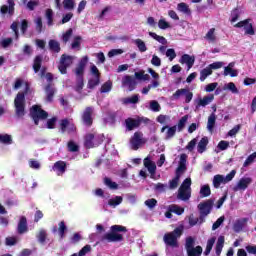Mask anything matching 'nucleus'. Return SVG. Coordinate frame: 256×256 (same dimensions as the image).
<instances>
[{
    "instance_id": "37998d69",
    "label": "nucleus",
    "mask_w": 256,
    "mask_h": 256,
    "mask_svg": "<svg viewBox=\"0 0 256 256\" xmlns=\"http://www.w3.org/2000/svg\"><path fill=\"white\" fill-rule=\"evenodd\" d=\"M205 39H207L209 43H215V41H217V36L215 35V28H211L206 33Z\"/></svg>"
},
{
    "instance_id": "052dcab7",
    "label": "nucleus",
    "mask_w": 256,
    "mask_h": 256,
    "mask_svg": "<svg viewBox=\"0 0 256 256\" xmlns=\"http://www.w3.org/2000/svg\"><path fill=\"white\" fill-rule=\"evenodd\" d=\"M104 183L107 187H109V189H119V185L109 178H105Z\"/></svg>"
},
{
    "instance_id": "c9c22d12",
    "label": "nucleus",
    "mask_w": 256,
    "mask_h": 256,
    "mask_svg": "<svg viewBox=\"0 0 256 256\" xmlns=\"http://www.w3.org/2000/svg\"><path fill=\"white\" fill-rule=\"evenodd\" d=\"M215 121H217V116L215 115V113H212L208 117V122H207V129L210 133H213V129L215 127Z\"/></svg>"
},
{
    "instance_id": "f3484780",
    "label": "nucleus",
    "mask_w": 256,
    "mask_h": 256,
    "mask_svg": "<svg viewBox=\"0 0 256 256\" xmlns=\"http://www.w3.org/2000/svg\"><path fill=\"white\" fill-rule=\"evenodd\" d=\"M185 171H187V154H182L180 156L179 166L176 170V175L181 177Z\"/></svg>"
},
{
    "instance_id": "a19ab883",
    "label": "nucleus",
    "mask_w": 256,
    "mask_h": 256,
    "mask_svg": "<svg viewBox=\"0 0 256 256\" xmlns=\"http://www.w3.org/2000/svg\"><path fill=\"white\" fill-rule=\"evenodd\" d=\"M209 75H213V71L209 66H207L206 68L200 71V81L201 82L205 81V79H207Z\"/></svg>"
},
{
    "instance_id": "2eb2a0df",
    "label": "nucleus",
    "mask_w": 256,
    "mask_h": 256,
    "mask_svg": "<svg viewBox=\"0 0 256 256\" xmlns=\"http://www.w3.org/2000/svg\"><path fill=\"white\" fill-rule=\"evenodd\" d=\"M213 207V200H208L204 203H201L198 205V209L200 210V219H203V217H207L209 213H211V209Z\"/></svg>"
},
{
    "instance_id": "5fc2aeb1",
    "label": "nucleus",
    "mask_w": 256,
    "mask_h": 256,
    "mask_svg": "<svg viewBox=\"0 0 256 256\" xmlns=\"http://www.w3.org/2000/svg\"><path fill=\"white\" fill-rule=\"evenodd\" d=\"M200 195L201 197H209L211 195V188L209 185H203L200 189Z\"/></svg>"
},
{
    "instance_id": "0e129e2a",
    "label": "nucleus",
    "mask_w": 256,
    "mask_h": 256,
    "mask_svg": "<svg viewBox=\"0 0 256 256\" xmlns=\"http://www.w3.org/2000/svg\"><path fill=\"white\" fill-rule=\"evenodd\" d=\"M156 121L161 125H165V123H167L168 121H171V117H169L168 115L161 114L157 117Z\"/></svg>"
},
{
    "instance_id": "7c9ffc66",
    "label": "nucleus",
    "mask_w": 256,
    "mask_h": 256,
    "mask_svg": "<svg viewBox=\"0 0 256 256\" xmlns=\"http://www.w3.org/2000/svg\"><path fill=\"white\" fill-rule=\"evenodd\" d=\"M123 203V197L121 196H114L108 200V205L110 207H117Z\"/></svg>"
},
{
    "instance_id": "39448f33",
    "label": "nucleus",
    "mask_w": 256,
    "mask_h": 256,
    "mask_svg": "<svg viewBox=\"0 0 256 256\" xmlns=\"http://www.w3.org/2000/svg\"><path fill=\"white\" fill-rule=\"evenodd\" d=\"M235 175H237L236 170H232L228 175L223 176V175H215L213 178V186L215 189H219L221 187V183L223 185L229 183L230 181H233L235 178Z\"/></svg>"
},
{
    "instance_id": "bb28decb",
    "label": "nucleus",
    "mask_w": 256,
    "mask_h": 256,
    "mask_svg": "<svg viewBox=\"0 0 256 256\" xmlns=\"http://www.w3.org/2000/svg\"><path fill=\"white\" fill-rule=\"evenodd\" d=\"M144 167H146L150 175H155L157 171V165L155 164V162L151 161L149 157L144 159Z\"/></svg>"
},
{
    "instance_id": "cd10ccee",
    "label": "nucleus",
    "mask_w": 256,
    "mask_h": 256,
    "mask_svg": "<svg viewBox=\"0 0 256 256\" xmlns=\"http://www.w3.org/2000/svg\"><path fill=\"white\" fill-rule=\"evenodd\" d=\"M121 102L123 103V105H135V104L139 103V94H135L130 97L122 98Z\"/></svg>"
},
{
    "instance_id": "8fccbe9b",
    "label": "nucleus",
    "mask_w": 256,
    "mask_h": 256,
    "mask_svg": "<svg viewBox=\"0 0 256 256\" xmlns=\"http://www.w3.org/2000/svg\"><path fill=\"white\" fill-rule=\"evenodd\" d=\"M111 89H113V82L107 81L102 85L100 92L101 93H109L111 91Z\"/></svg>"
},
{
    "instance_id": "680f3d73",
    "label": "nucleus",
    "mask_w": 256,
    "mask_h": 256,
    "mask_svg": "<svg viewBox=\"0 0 256 256\" xmlns=\"http://www.w3.org/2000/svg\"><path fill=\"white\" fill-rule=\"evenodd\" d=\"M45 17L47 19L48 25L51 27L53 25V10L47 9Z\"/></svg>"
},
{
    "instance_id": "aec40b11",
    "label": "nucleus",
    "mask_w": 256,
    "mask_h": 256,
    "mask_svg": "<svg viewBox=\"0 0 256 256\" xmlns=\"http://www.w3.org/2000/svg\"><path fill=\"white\" fill-rule=\"evenodd\" d=\"M179 63H181V65H187L189 71V69H191L193 65H195V56L184 54L181 56Z\"/></svg>"
},
{
    "instance_id": "2f4dec72",
    "label": "nucleus",
    "mask_w": 256,
    "mask_h": 256,
    "mask_svg": "<svg viewBox=\"0 0 256 256\" xmlns=\"http://www.w3.org/2000/svg\"><path fill=\"white\" fill-rule=\"evenodd\" d=\"M177 11H179V13H184V15H191V9L185 2H181L177 5Z\"/></svg>"
},
{
    "instance_id": "b1692460",
    "label": "nucleus",
    "mask_w": 256,
    "mask_h": 256,
    "mask_svg": "<svg viewBox=\"0 0 256 256\" xmlns=\"http://www.w3.org/2000/svg\"><path fill=\"white\" fill-rule=\"evenodd\" d=\"M122 85L124 87H128L129 91H133V89H135V85H137V80L132 76H125L122 79Z\"/></svg>"
},
{
    "instance_id": "603ef678",
    "label": "nucleus",
    "mask_w": 256,
    "mask_h": 256,
    "mask_svg": "<svg viewBox=\"0 0 256 256\" xmlns=\"http://www.w3.org/2000/svg\"><path fill=\"white\" fill-rule=\"evenodd\" d=\"M28 165L30 169H35L36 171H39V169H41V163L35 159H30L28 161Z\"/></svg>"
},
{
    "instance_id": "c85d7f7f",
    "label": "nucleus",
    "mask_w": 256,
    "mask_h": 256,
    "mask_svg": "<svg viewBox=\"0 0 256 256\" xmlns=\"http://www.w3.org/2000/svg\"><path fill=\"white\" fill-rule=\"evenodd\" d=\"M207 145H209V138L203 137L197 145L198 153H205L207 151Z\"/></svg>"
},
{
    "instance_id": "de8ad7c7",
    "label": "nucleus",
    "mask_w": 256,
    "mask_h": 256,
    "mask_svg": "<svg viewBox=\"0 0 256 256\" xmlns=\"http://www.w3.org/2000/svg\"><path fill=\"white\" fill-rule=\"evenodd\" d=\"M39 243H41L42 245L45 243V241L47 240V230L45 229H40L38 234L36 235Z\"/></svg>"
},
{
    "instance_id": "13d9d810",
    "label": "nucleus",
    "mask_w": 256,
    "mask_h": 256,
    "mask_svg": "<svg viewBox=\"0 0 256 256\" xmlns=\"http://www.w3.org/2000/svg\"><path fill=\"white\" fill-rule=\"evenodd\" d=\"M150 110L154 111V113H157L161 111V105H159V102H157L156 100H152L150 101Z\"/></svg>"
},
{
    "instance_id": "9b49d317",
    "label": "nucleus",
    "mask_w": 256,
    "mask_h": 256,
    "mask_svg": "<svg viewBox=\"0 0 256 256\" xmlns=\"http://www.w3.org/2000/svg\"><path fill=\"white\" fill-rule=\"evenodd\" d=\"M93 113H95V108L93 107H87L83 111L82 122L86 127H91V125H93Z\"/></svg>"
},
{
    "instance_id": "a18cd8bd",
    "label": "nucleus",
    "mask_w": 256,
    "mask_h": 256,
    "mask_svg": "<svg viewBox=\"0 0 256 256\" xmlns=\"http://www.w3.org/2000/svg\"><path fill=\"white\" fill-rule=\"evenodd\" d=\"M224 91H231L234 95H237L239 93V89H237V86L233 82L226 83L224 85Z\"/></svg>"
},
{
    "instance_id": "f704fd0d",
    "label": "nucleus",
    "mask_w": 256,
    "mask_h": 256,
    "mask_svg": "<svg viewBox=\"0 0 256 256\" xmlns=\"http://www.w3.org/2000/svg\"><path fill=\"white\" fill-rule=\"evenodd\" d=\"M188 256H201L203 253V247L196 246L186 250Z\"/></svg>"
},
{
    "instance_id": "f257e3e1",
    "label": "nucleus",
    "mask_w": 256,
    "mask_h": 256,
    "mask_svg": "<svg viewBox=\"0 0 256 256\" xmlns=\"http://www.w3.org/2000/svg\"><path fill=\"white\" fill-rule=\"evenodd\" d=\"M112 233H107L104 236V239L106 241H109L110 243H116L119 241H123V235L119 233H125L127 232V228L121 225H113L111 226Z\"/></svg>"
},
{
    "instance_id": "bf43d9fd",
    "label": "nucleus",
    "mask_w": 256,
    "mask_h": 256,
    "mask_svg": "<svg viewBox=\"0 0 256 256\" xmlns=\"http://www.w3.org/2000/svg\"><path fill=\"white\" fill-rule=\"evenodd\" d=\"M144 205H146L148 209H155V207H157V200L155 198L148 199L144 202Z\"/></svg>"
},
{
    "instance_id": "4468645a",
    "label": "nucleus",
    "mask_w": 256,
    "mask_h": 256,
    "mask_svg": "<svg viewBox=\"0 0 256 256\" xmlns=\"http://www.w3.org/2000/svg\"><path fill=\"white\" fill-rule=\"evenodd\" d=\"M143 143H145V139H143V133L141 132H136L130 140L131 148L135 151H137Z\"/></svg>"
},
{
    "instance_id": "e433bc0d",
    "label": "nucleus",
    "mask_w": 256,
    "mask_h": 256,
    "mask_svg": "<svg viewBox=\"0 0 256 256\" xmlns=\"http://www.w3.org/2000/svg\"><path fill=\"white\" fill-rule=\"evenodd\" d=\"M215 241H217V238L215 237H211L210 239L207 240L206 249L204 251L205 256H208L211 253L213 245H215Z\"/></svg>"
},
{
    "instance_id": "9d476101",
    "label": "nucleus",
    "mask_w": 256,
    "mask_h": 256,
    "mask_svg": "<svg viewBox=\"0 0 256 256\" xmlns=\"http://www.w3.org/2000/svg\"><path fill=\"white\" fill-rule=\"evenodd\" d=\"M75 59L74 56H67L63 54L60 59V64L58 66V69L62 75H65L67 73V67L71 66L73 64V60Z\"/></svg>"
},
{
    "instance_id": "20e7f679",
    "label": "nucleus",
    "mask_w": 256,
    "mask_h": 256,
    "mask_svg": "<svg viewBox=\"0 0 256 256\" xmlns=\"http://www.w3.org/2000/svg\"><path fill=\"white\" fill-rule=\"evenodd\" d=\"M105 136L103 134H87L85 137L84 145L87 149H93V147H99L103 143Z\"/></svg>"
},
{
    "instance_id": "ddd939ff",
    "label": "nucleus",
    "mask_w": 256,
    "mask_h": 256,
    "mask_svg": "<svg viewBox=\"0 0 256 256\" xmlns=\"http://www.w3.org/2000/svg\"><path fill=\"white\" fill-rule=\"evenodd\" d=\"M251 183H253V178L247 176L242 177L233 187V191H245Z\"/></svg>"
},
{
    "instance_id": "58836bf2",
    "label": "nucleus",
    "mask_w": 256,
    "mask_h": 256,
    "mask_svg": "<svg viewBox=\"0 0 256 256\" xmlns=\"http://www.w3.org/2000/svg\"><path fill=\"white\" fill-rule=\"evenodd\" d=\"M45 93H46V100L48 102L53 101V95H55V88L53 86H51V84L46 86Z\"/></svg>"
},
{
    "instance_id": "f03ea898",
    "label": "nucleus",
    "mask_w": 256,
    "mask_h": 256,
    "mask_svg": "<svg viewBox=\"0 0 256 256\" xmlns=\"http://www.w3.org/2000/svg\"><path fill=\"white\" fill-rule=\"evenodd\" d=\"M177 199L189 201L191 199V178H186L178 189Z\"/></svg>"
},
{
    "instance_id": "09e8293b",
    "label": "nucleus",
    "mask_w": 256,
    "mask_h": 256,
    "mask_svg": "<svg viewBox=\"0 0 256 256\" xmlns=\"http://www.w3.org/2000/svg\"><path fill=\"white\" fill-rule=\"evenodd\" d=\"M237 77L239 75V70L233 68H224V77Z\"/></svg>"
},
{
    "instance_id": "0eeeda50",
    "label": "nucleus",
    "mask_w": 256,
    "mask_h": 256,
    "mask_svg": "<svg viewBox=\"0 0 256 256\" xmlns=\"http://www.w3.org/2000/svg\"><path fill=\"white\" fill-rule=\"evenodd\" d=\"M30 115L35 123V125H39V120L47 119L48 114L46 111L41 109V106L34 105L30 110Z\"/></svg>"
},
{
    "instance_id": "79ce46f5",
    "label": "nucleus",
    "mask_w": 256,
    "mask_h": 256,
    "mask_svg": "<svg viewBox=\"0 0 256 256\" xmlns=\"http://www.w3.org/2000/svg\"><path fill=\"white\" fill-rule=\"evenodd\" d=\"M41 63H43V56H36L33 63V70L35 73H39L41 70Z\"/></svg>"
},
{
    "instance_id": "3c124183",
    "label": "nucleus",
    "mask_w": 256,
    "mask_h": 256,
    "mask_svg": "<svg viewBox=\"0 0 256 256\" xmlns=\"http://www.w3.org/2000/svg\"><path fill=\"white\" fill-rule=\"evenodd\" d=\"M187 121H189V115L183 116L179 120L178 126L176 127V129L178 128V131H181L182 129H185V125H187Z\"/></svg>"
},
{
    "instance_id": "69168bd1",
    "label": "nucleus",
    "mask_w": 256,
    "mask_h": 256,
    "mask_svg": "<svg viewBox=\"0 0 256 256\" xmlns=\"http://www.w3.org/2000/svg\"><path fill=\"white\" fill-rule=\"evenodd\" d=\"M239 15H241L240 9H234L231 13V22L235 23L239 19Z\"/></svg>"
},
{
    "instance_id": "412c9836",
    "label": "nucleus",
    "mask_w": 256,
    "mask_h": 256,
    "mask_svg": "<svg viewBox=\"0 0 256 256\" xmlns=\"http://www.w3.org/2000/svg\"><path fill=\"white\" fill-rule=\"evenodd\" d=\"M125 124L128 131H133V129H137L141 125V118H127Z\"/></svg>"
},
{
    "instance_id": "6ab92c4d",
    "label": "nucleus",
    "mask_w": 256,
    "mask_h": 256,
    "mask_svg": "<svg viewBox=\"0 0 256 256\" xmlns=\"http://www.w3.org/2000/svg\"><path fill=\"white\" fill-rule=\"evenodd\" d=\"M52 171H54V173H56L58 176L63 175L65 171H67V163H65V161H57L53 165Z\"/></svg>"
},
{
    "instance_id": "e2e57ef3",
    "label": "nucleus",
    "mask_w": 256,
    "mask_h": 256,
    "mask_svg": "<svg viewBox=\"0 0 256 256\" xmlns=\"http://www.w3.org/2000/svg\"><path fill=\"white\" fill-rule=\"evenodd\" d=\"M255 159H256V153L254 152L250 156H248V158L245 160L243 167H249V165L255 162Z\"/></svg>"
},
{
    "instance_id": "5701e85b",
    "label": "nucleus",
    "mask_w": 256,
    "mask_h": 256,
    "mask_svg": "<svg viewBox=\"0 0 256 256\" xmlns=\"http://www.w3.org/2000/svg\"><path fill=\"white\" fill-rule=\"evenodd\" d=\"M7 3L9 6L3 5L0 9V13H2V15H5L6 13L13 15V13H15V0H7Z\"/></svg>"
},
{
    "instance_id": "473e14b6",
    "label": "nucleus",
    "mask_w": 256,
    "mask_h": 256,
    "mask_svg": "<svg viewBox=\"0 0 256 256\" xmlns=\"http://www.w3.org/2000/svg\"><path fill=\"white\" fill-rule=\"evenodd\" d=\"M225 245V236H219L216 243V255H221V251H223V247Z\"/></svg>"
},
{
    "instance_id": "49530a36",
    "label": "nucleus",
    "mask_w": 256,
    "mask_h": 256,
    "mask_svg": "<svg viewBox=\"0 0 256 256\" xmlns=\"http://www.w3.org/2000/svg\"><path fill=\"white\" fill-rule=\"evenodd\" d=\"M149 35L152 37V39H155V41H158L161 45H167V39L163 36L157 35V33L149 32Z\"/></svg>"
},
{
    "instance_id": "72a5a7b5",
    "label": "nucleus",
    "mask_w": 256,
    "mask_h": 256,
    "mask_svg": "<svg viewBox=\"0 0 256 256\" xmlns=\"http://www.w3.org/2000/svg\"><path fill=\"white\" fill-rule=\"evenodd\" d=\"M48 45L50 51H52L53 53H59V51H61V44L57 40H50L48 42Z\"/></svg>"
},
{
    "instance_id": "864d4df0",
    "label": "nucleus",
    "mask_w": 256,
    "mask_h": 256,
    "mask_svg": "<svg viewBox=\"0 0 256 256\" xmlns=\"http://www.w3.org/2000/svg\"><path fill=\"white\" fill-rule=\"evenodd\" d=\"M195 247V238L193 237H187L186 238V243H185V249L186 251H189L190 249H193Z\"/></svg>"
},
{
    "instance_id": "4d7b16f0",
    "label": "nucleus",
    "mask_w": 256,
    "mask_h": 256,
    "mask_svg": "<svg viewBox=\"0 0 256 256\" xmlns=\"http://www.w3.org/2000/svg\"><path fill=\"white\" fill-rule=\"evenodd\" d=\"M179 179H181V176L176 175L175 178L169 182V189H177V187H179Z\"/></svg>"
},
{
    "instance_id": "6e6552de",
    "label": "nucleus",
    "mask_w": 256,
    "mask_h": 256,
    "mask_svg": "<svg viewBox=\"0 0 256 256\" xmlns=\"http://www.w3.org/2000/svg\"><path fill=\"white\" fill-rule=\"evenodd\" d=\"M181 97H184L185 103H189L190 101H193V92H190L187 88H182L176 90L172 95V99H175L176 101L181 99Z\"/></svg>"
},
{
    "instance_id": "4be33fe9",
    "label": "nucleus",
    "mask_w": 256,
    "mask_h": 256,
    "mask_svg": "<svg viewBox=\"0 0 256 256\" xmlns=\"http://www.w3.org/2000/svg\"><path fill=\"white\" fill-rule=\"evenodd\" d=\"M235 27H238V28L243 27L247 35H255V31L253 30V25L249 23V20L240 21L235 25Z\"/></svg>"
},
{
    "instance_id": "7ed1b4c3",
    "label": "nucleus",
    "mask_w": 256,
    "mask_h": 256,
    "mask_svg": "<svg viewBox=\"0 0 256 256\" xmlns=\"http://www.w3.org/2000/svg\"><path fill=\"white\" fill-rule=\"evenodd\" d=\"M183 235V228H176L174 231L164 235L163 240L169 247H179L177 240Z\"/></svg>"
},
{
    "instance_id": "dca6fc26",
    "label": "nucleus",
    "mask_w": 256,
    "mask_h": 256,
    "mask_svg": "<svg viewBox=\"0 0 256 256\" xmlns=\"http://www.w3.org/2000/svg\"><path fill=\"white\" fill-rule=\"evenodd\" d=\"M62 133H75V124L71 120L64 119L60 123Z\"/></svg>"
},
{
    "instance_id": "a878e982",
    "label": "nucleus",
    "mask_w": 256,
    "mask_h": 256,
    "mask_svg": "<svg viewBox=\"0 0 256 256\" xmlns=\"http://www.w3.org/2000/svg\"><path fill=\"white\" fill-rule=\"evenodd\" d=\"M57 231L60 239H63L65 237V233H67V225H65V221L58 223V229L56 226L52 229L53 233H57Z\"/></svg>"
},
{
    "instance_id": "ea45409f",
    "label": "nucleus",
    "mask_w": 256,
    "mask_h": 256,
    "mask_svg": "<svg viewBox=\"0 0 256 256\" xmlns=\"http://www.w3.org/2000/svg\"><path fill=\"white\" fill-rule=\"evenodd\" d=\"M168 211L175 213L176 215H183V213H185V208H182L179 205L172 204L168 206Z\"/></svg>"
},
{
    "instance_id": "c756f323",
    "label": "nucleus",
    "mask_w": 256,
    "mask_h": 256,
    "mask_svg": "<svg viewBox=\"0 0 256 256\" xmlns=\"http://www.w3.org/2000/svg\"><path fill=\"white\" fill-rule=\"evenodd\" d=\"M18 233H20V235H22V233H27V218H25V216L20 218L18 223Z\"/></svg>"
},
{
    "instance_id": "338daca9",
    "label": "nucleus",
    "mask_w": 256,
    "mask_h": 256,
    "mask_svg": "<svg viewBox=\"0 0 256 256\" xmlns=\"http://www.w3.org/2000/svg\"><path fill=\"white\" fill-rule=\"evenodd\" d=\"M166 57H168L169 61H173L175 57H177V53H175V49L169 48L166 50Z\"/></svg>"
},
{
    "instance_id": "774afa93",
    "label": "nucleus",
    "mask_w": 256,
    "mask_h": 256,
    "mask_svg": "<svg viewBox=\"0 0 256 256\" xmlns=\"http://www.w3.org/2000/svg\"><path fill=\"white\" fill-rule=\"evenodd\" d=\"M151 65L154 67H161V58L154 54L151 59Z\"/></svg>"
},
{
    "instance_id": "a211bd4d",
    "label": "nucleus",
    "mask_w": 256,
    "mask_h": 256,
    "mask_svg": "<svg viewBox=\"0 0 256 256\" xmlns=\"http://www.w3.org/2000/svg\"><path fill=\"white\" fill-rule=\"evenodd\" d=\"M247 223H249V218L237 219L233 225V229H234L235 233H241V231H243V229H245V227H247Z\"/></svg>"
},
{
    "instance_id": "393cba45",
    "label": "nucleus",
    "mask_w": 256,
    "mask_h": 256,
    "mask_svg": "<svg viewBox=\"0 0 256 256\" xmlns=\"http://www.w3.org/2000/svg\"><path fill=\"white\" fill-rule=\"evenodd\" d=\"M161 133H165L166 140L173 139V137H175V133H177V126H172V127L164 126L161 129Z\"/></svg>"
},
{
    "instance_id": "4c0bfd02",
    "label": "nucleus",
    "mask_w": 256,
    "mask_h": 256,
    "mask_svg": "<svg viewBox=\"0 0 256 256\" xmlns=\"http://www.w3.org/2000/svg\"><path fill=\"white\" fill-rule=\"evenodd\" d=\"M133 43L134 45H136L140 53H145V51H147V44H145V41H143L142 39H135L133 40Z\"/></svg>"
},
{
    "instance_id": "6e6d98bb",
    "label": "nucleus",
    "mask_w": 256,
    "mask_h": 256,
    "mask_svg": "<svg viewBox=\"0 0 256 256\" xmlns=\"http://www.w3.org/2000/svg\"><path fill=\"white\" fill-rule=\"evenodd\" d=\"M158 27H159V29H162L163 31H165V29H171V24H169V22H167V20L162 18L158 21Z\"/></svg>"
},
{
    "instance_id": "f8f14e48",
    "label": "nucleus",
    "mask_w": 256,
    "mask_h": 256,
    "mask_svg": "<svg viewBox=\"0 0 256 256\" xmlns=\"http://www.w3.org/2000/svg\"><path fill=\"white\" fill-rule=\"evenodd\" d=\"M91 74L93 75L92 78L88 81V87L89 89H95L97 85L100 83V74L99 69L97 66L92 65L91 66Z\"/></svg>"
},
{
    "instance_id": "c03bdc74",
    "label": "nucleus",
    "mask_w": 256,
    "mask_h": 256,
    "mask_svg": "<svg viewBox=\"0 0 256 256\" xmlns=\"http://www.w3.org/2000/svg\"><path fill=\"white\" fill-rule=\"evenodd\" d=\"M0 143H3L4 145H12L13 137L9 134H0Z\"/></svg>"
},
{
    "instance_id": "423d86ee",
    "label": "nucleus",
    "mask_w": 256,
    "mask_h": 256,
    "mask_svg": "<svg viewBox=\"0 0 256 256\" xmlns=\"http://www.w3.org/2000/svg\"><path fill=\"white\" fill-rule=\"evenodd\" d=\"M14 107L17 117L25 115V94L19 92L14 99Z\"/></svg>"
},
{
    "instance_id": "1a4fd4ad",
    "label": "nucleus",
    "mask_w": 256,
    "mask_h": 256,
    "mask_svg": "<svg viewBox=\"0 0 256 256\" xmlns=\"http://www.w3.org/2000/svg\"><path fill=\"white\" fill-rule=\"evenodd\" d=\"M215 99V96L213 94H209L207 96H204L203 98L198 97L194 100L195 105V111H199L201 107H207V105H210V103H213V100Z\"/></svg>"
}]
</instances>
